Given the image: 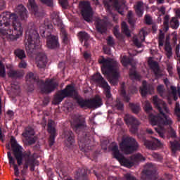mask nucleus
Masks as SVG:
<instances>
[{
	"instance_id": "c9c22d12",
	"label": "nucleus",
	"mask_w": 180,
	"mask_h": 180,
	"mask_svg": "<svg viewBox=\"0 0 180 180\" xmlns=\"http://www.w3.org/2000/svg\"><path fill=\"white\" fill-rule=\"evenodd\" d=\"M14 54L15 56L19 58V60H23L24 58H26V53L25 52V50L17 49L14 51Z\"/></svg>"
},
{
	"instance_id": "3c124183",
	"label": "nucleus",
	"mask_w": 180,
	"mask_h": 180,
	"mask_svg": "<svg viewBox=\"0 0 180 180\" xmlns=\"http://www.w3.org/2000/svg\"><path fill=\"white\" fill-rule=\"evenodd\" d=\"M143 109L146 113H150L153 110V107L151 106V103L148 101L145 102V105Z\"/></svg>"
},
{
	"instance_id": "4be33fe9",
	"label": "nucleus",
	"mask_w": 180,
	"mask_h": 180,
	"mask_svg": "<svg viewBox=\"0 0 180 180\" xmlns=\"http://www.w3.org/2000/svg\"><path fill=\"white\" fill-rule=\"evenodd\" d=\"M64 137L65 139V143L67 147H70L74 144L75 140L74 139V133H72V131L70 129L65 131Z\"/></svg>"
},
{
	"instance_id": "0e129e2a",
	"label": "nucleus",
	"mask_w": 180,
	"mask_h": 180,
	"mask_svg": "<svg viewBox=\"0 0 180 180\" xmlns=\"http://www.w3.org/2000/svg\"><path fill=\"white\" fill-rule=\"evenodd\" d=\"M170 89L172 91V94L175 98V96H176V91H177L176 87L175 86H171Z\"/></svg>"
},
{
	"instance_id": "774afa93",
	"label": "nucleus",
	"mask_w": 180,
	"mask_h": 180,
	"mask_svg": "<svg viewBox=\"0 0 180 180\" xmlns=\"http://www.w3.org/2000/svg\"><path fill=\"white\" fill-rule=\"evenodd\" d=\"M44 29L47 30H51V29H53V25H51V23H44Z\"/></svg>"
},
{
	"instance_id": "8fccbe9b",
	"label": "nucleus",
	"mask_w": 180,
	"mask_h": 180,
	"mask_svg": "<svg viewBox=\"0 0 180 180\" xmlns=\"http://www.w3.org/2000/svg\"><path fill=\"white\" fill-rule=\"evenodd\" d=\"M174 112L177 117V122H180V105L178 103H176Z\"/></svg>"
},
{
	"instance_id": "e433bc0d",
	"label": "nucleus",
	"mask_w": 180,
	"mask_h": 180,
	"mask_svg": "<svg viewBox=\"0 0 180 180\" xmlns=\"http://www.w3.org/2000/svg\"><path fill=\"white\" fill-rule=\"evenodd\" d=\"M22 136L25 138L34 136V129L30 126L25 127V131L22 133Z\"/></svg>"
},
{
	"instance_id": "cd10ccee",
	"label": "nucleus",
	"mask_w": 180,
	"mask_h": 180,
	"mask_svg": "<svg viewBox=\"0 0 180 180\" xmlns=\"http://www.w3.org/2000/svg\"><path fill=\"white\" fill-rule=\"evenodd\" d=\"M60 37L64 44H70V36L68 35L67 30H65L64 25L60 27Z\"/></svg>"
},
{
	"instance_id": "9d476101",
	"label": "nucleus",
	"mask_w": 180,
	"mask_h": 180,
	"mask_svg": "<svg viewBox=\"0 0 180 180\" xmlns=\"http://www.w3.org/2000/svg\"><path fill=\"white\" fill-rule=\"evenodd\" d=\"M46 31L44 30H40V34L41 37H46V47L50 50H58V49H60L58 37L51 35V34H49V35H46Z\"/></svg>"
},
{
	"instance_id": "ddd939ff",
	"label": "nucleus",
	"mask_w": 180,
	"mask_h": 180,
	"mask_svg": "<svg viewBox=\"0 0 180 180\" xmlns=\"http://www.w3.org/2000/svg\"><path fill=\"white\" fill-rule=\"evenodd\" d=\"M41 83L44 84V86L41 88V94H51V92H54L58 86V83L55 82L54 79H46L45 82L41 81Z\"/></svg>"
},
{
	"instance_id": "6e6552de",
	"label": "nucleus",
	"mask_w": 180,
	"mask_h": 180,
	"mask_svg": "<svg viewBox=\"0 0 180 180\" xmlns=\"http://www.w3.org/2000/svg\"><path fill=\"white\" fill-rule=\"evenodd\" d=\"M111 151L112 153V155L114 158H116L117 161H119L120 164L123 167H127V168H131L134 165V163L131 160V159H127L124 156L120 153V150H119V146L116 143H112L110 146Z\"/></svg>"
},
{
	"instance_id": "f3484780",
	"label": "nucleus",
	"mask_w": 180,
	"mask_h": 180,
	"mask_svg": "<svg viewBox=\"0 0 180 180\" xmlns=\"http://www.w3.org/2000/svg\"><path fill=\"white\" fill-rule=\"evenodd\" d=\"M95 26L97 32L101 34L108 32V23L105 20L97 18L95 21Z\"/></svg>"
},
{
	"instance_id": "680f3d73",
	"label": "nucleus",
	"mask_w": 180,
	"mask_h": 180,
	"mask_svg": "<svg viewBox=\"0 0 180 180\" xmlns=\"http://www.w3.org/2000/svg\"><path fill=\"white\" fill-rule=\"evenodd\" d=\"M49 103H50V97L49 96L44 97L43 100L44 106H47Z\"/></svg>"
},
{
	"instance_id": "69168bd1",
	"label": "nucleus",
	"mask_w": 180,
	"mask_h": 180,
	"mask_svg": "<svg viewBox=\"0 0 180 180\" xmlns=\"http://www.w3.org/2000/svg\"><path fill=\"white\" fill-rule=\"evenodd\" d=\"M115 108H117V110H123L124 105L122 102H118L115 105Z\"/></svg>"
},
{
	"instance_id": "39448f33",
	"label": "nucleus",
	"mask_w": 180,
	"mask_h": 180,
	"mask_svg": "<svg viewBox=\"0 0 180 180\" xmlns=\"http://www.w3.org/2000/svg\"><path fill=\"white\" fill-rule=\"evenodd\" d=\"M25 49L27 54H33L36 46L40 43L39 36L35 31H27L25 34Z\"/></svg>"
},
{
	"instance_id": "603ef678",
	"label": "nucleus",
	"mask_w": 180,
	"mask_h": 180,
	"mask_svg": "<svg viewBox=\"0 0 180 180\" xmlns=\"http://www.w3.org/2000/svg\"><path fill=\"white\" fill-rule=\"evenodd\" d=\"M41 4L46 5L49 8L54 6V1L53 0H39Z\"/></svg>"
},
{
	"instance_id": "20e7f679",
	"label": "nucleus",
	"mask_w": 180,
	"mask_h": 180,
	"mask_svg": "<svg viewBox=\"0 0 180 180\" xmlns=\"http://www.w3.org/2000/svg\"><path fill=\"white\" fill-rule=\"evenodd\" d=\"M99 64H102L101 71L103 75H109L111 73V77L109 79V82L112 85H117L119 82V77L120 73L119 72V67L120 65L116 60L112 58L105 59L103 56H101L98 60Z\"/></svg>"
},
{
	"instance_id": "79ce46f5",
	"label": "nucleus",
	"mask_w": 180,
	"mask_h": 180,
	"mask_svg": "<svg viewBox=\"0 0 180 180\" xmlns=\"http://www.w3.org/2000/svg\"><path fill=\"white\" fill-rule=\"evenodd\" d=\"M129 106L132 110L133 113H135V115H137V113L140 112V105L129 103Z\"/></svg>"
},
{
	"instance_id": "4d7b16f0",
	"label": "nucleus",
	"mask_w": 180,
	"mask_h": 180,
	"mask_svg": "<svg viewBox=\"0 0 180 180\" xmlns=\"http://www.w3.org/2000/svg\"><path fill=\"white\" fill-rule=\"evenodd\" d=\"M20 62L18 64V68H27V63L23 59H20Z\"/></svg>"
},
{
	"instance_id": "f704fd0d",
	"label": "nucleus",
	"mask_w": 180,
	"mask_h": 180,
	"mask_svg": "<svg viewBox=\"0 0 180 180\" xmlns=\"http://www.w3.org/2000/svg\"><path fill=\"white\" fill-rule=\"evenodd\" d=\"M165 51H166L167 58H171V57H172V48L171 47L169 41H168V38H167V41L165 44Z\"/></svg>"
},
{
	"instance_id": "473e14b6",
	"label": "nucleus",
	"mask_w": 180,
	"mask_h": 180,
	"mask_svg": "<svg viewBox=\"0 0 180 180\" xmlns=\"http://www.w3.org/2000/svg\"><path fill=\"white\" fill-rule=\"evenodd\" d=\"M130 160L132 161V162H134V164H137V162H140V161H146V158H144V156H143V155L141 153H137L131 155L130 157Z\"/></svg>"
},
{
	"instance_id": "a878e982",
	"label": "nucleus",
	"mask_w": 180,
	"mask_h": 180,
	"mask_svg": "<svg viewBox=\"0 0 180 180\" xmlns=\"http://www.w3.org/2000/svg\"><path fill=\"white\" fill-rule=\"evenodd\" d=\"M134 8L137 16L142 18L144 13V3H143V1H137L136 5H135Z\"/></svg>"
},
{
	"instance_id": "a211bd4d",
	"label": "nucleus",
	"mask_w": 180,
	"mask_h": 180,
	"mask_svg": "<svg viewBox=\"0 0 180 180\" xmlns=\"http://www.w3.org/2000/svg\"><path fill=\"white\" fill-rule=\"evenodd\" d=\"M113 8H115V11H117L118 13L120 15H123V9H122V6L119 4V0H108V1H104V6L108 11L110 9V4Z\"/></svg>"
},
{
	"instance_id": "a18cd8bd",
	"label": "nucleus",
	"mask_w": 180,
	"mask_h": 180,
	"mask_svg": "<svg viewBox=\"0 0 180 180\" xmlns=\"http://www.w3.org/2000/svg\"><path fill=\"white\" fill-rule=\"evenodd\" d=\"M0 77L5 78L6 77V70L5 69V65L0 60Z\"/></svg>"
},
{
	"instance_id": "052dcab7",
	"label": "nucleus",
	"mask_w": 180,
	"mask_h": 180,
	"mask_svg": "<svg viewBox=\"0 0 180 180\" xmlns=\"http://www.w3.org/2000/svg\"><path fill=\"white\" fill-rule=\"evenodd\" d=\"M147 86L143 85V88L141 89V95L142 96H146L147 95Z\"/></svg>"
},
{
	"instance_id": "bf43d9fd",
	"label": "nucleus",
	"mask_w": 180,
	"mask_h": 180,
	"mask_svg": "<svg viewBox=\"0 0 180 180\" xmlns=\"http://www.w3.org/2000/svg\"><path fill=\"white\" fill-rule=\"evenodd\" d=\"M107 44L108 46H113L115 44V40H113V37H108L107 39Z\"/></svg>"
},
{
	"instance_id": "b1692460",
	"label": "nucleus",
	"mask_w": 180,
	"mask_h": 180,
	"mask_svg": "<svg viewBox=\"0 0 180 180\" xmlns=\"http://www.w3.org/2000/svg\"><path fill=\"white\" fill-rule=\"evenodd\" d=\"M16 11L18 13L21 20H26L27 19V10L25 8V6L20 4L16 8Z\"/></svg>"
},
{
	"instance_id": "f03ea898",
	"label": "nucleus",
	"mask_w": 180,
	"mask_h": 180,
	"mask_svg": "<svg viewBox=\"0 0 180 180\" xmlns=\"http://www.w3.org/2000/svg\"><path fill=\"white\" fill-rule=\"evenodd\" d=\"M153 103L158 109L160 114L156 115L154 114H149V122L152 126H158V127L155 128V131L158 132L160 137L164 139V127L172 124V120L171 118L165 113H169V109L167 106V103L164 101L158 98V96H153ZM165 112V113L164 112Z\"/></svg>"
},
{
	"instance_id": "c85d7f7f",
	"label": "nucleus",
	"mask_w": 180,
	"mask_h": 180,
	"mask_svg": "<svg viewBox=\"0 0 180 180\" xmlns=\"http://www.w3.org/2000/svg\"><path fill=\"white\" fill-rule=\"evenodd\" d=\"M28 8L32 11L35 16H40L39 13V6L36 4L34 0H29Z\"/></svg>"
},
{
	"instance_id": "09e8293b",
	"label": "nucleus",
	"mask_w": 180,
	"mask_h": 180,
	"mask_svg": "<svg viewBox=\"0 0 180 180\" xmlns=\"http://www.w3.org/2000/svg\"><path fill=\"white\" fill-rule=\"evenodd\" d=\"M153 72L156 79H158V78H161V77L164 76V73H162V71L160 70V67L155 69Z\"/></svg>"
},
{
	"instance_id": "bb28decb",
	"label": "nucleus",
	"mask_w": 180,
	"mask_h": 180,
	"mask_svg": "<svg viewBox=\"0 0 180 180\" xmlns=\"http://www.w3.org/2000/svg\"><path fill=\"white\" fill-rule=\"evenodd\" d=\"M8 75L9 78H22L23 75H25V72L20 70H10V71L8 72Z\"/></svg>"
},
{
	"instance_id": "6e6d98bb",
	"label": "nucleus",
	"mask_w": 180,
	"mask_h": 180,
	"mask_svg": "<svg viewBox=\"0 0 180 180\" xmlns=\"http://www.w3.org/2000/svg\"><path fill=\"white\" fill-rule=\"evenodd\" d=\"M157 91L159 95H160L162 98H164V85L158 86Z\"/></svg>"
},
{
	"instance_id": "dca6fc26",
	"label": "nucleus",
	"mask_w": 180,
	"mask_h": 180,
	"mask_svg": "<svg viewBox=\"0 0 180 180\" xmlns=\"http://www.w3.org/2000/svg\"><path fill=\"white\" fill-rule=\"evenodd\" d=\"M47 131L49 133L50 136L49 139V143L50 147L54 146L56 137L57 136V130L54 127V121L50 120L48 121Z\"/></svg>"
},
{
	"instance_id": "4c0bfd02",
	"label": "nucleus",
	"mask_w": 180,
	"mask_h": 180,
	"mask_svg": "<svg viewBox=\"0 0 180 180\" xmlns=\"http://www.w3.org/2000/svg\"><path fill=\"white\" fill-rule=\"evenodd\" d=\"M133 59L131 58L124 56L121 59V64H122L123 67H127V65H131L133 67V64H131Z\"/></svg>"
},
{
	"instance_id": "9b49d317",
	"label": "nucleus",
	"mask_w": 180,
	"mask_h": 180,
	"mask_svg": "<svg viewBox=\"0 0 180 180\" xmlns=\"http://www.w3.org/2000/svg\"><path fill=\"white\" fill-rule=\"evenodd\" d=\"M79 5L82 7L81 13L83 19L88 23H91L94 18V11L92 7H91V4L89 1H84L80 2Z\"/></svg>"
},
{
	"instance_id": "c756f323",
	"label": "nucleus",
	"mask_w": 180,
	"mask_h": 180,
	"mask_svg": "<svg viewBox=\"0 0 180 180\" xmlns=\"http://www.w3.org/2000/svg\"><path fill=\"white\" fill-rule=\"evenodd\" d=\"M51 18L55 26H58L59 27L64 26V25H63V21H61V20L60 19V16L58 15V13H57L56 12H53L51 15Z\"/></svg>"
},
{
	"instance_id": "393cba45",
	"label": "nucleus",
	"mask_w": 180,
	"mask_h": 180,
	"mask_svg": "<svg viewBox=\"0 0 180 180\" xmlns=\"http://www.w3.org/2000/svg\"><path fill=\"white\" fill-rule=\"evenodd\" d=\"M65 98L67 97L64 91L63 90H59L54 95L53 102L55 103V105H59V103H61Z\"/></svg>"
},
{
	"instance_id": "5701e85b",
	"label": "nucleus",
	"mask_w": 180,
	"mask_h": 180,
	"mask_svg": "<svg viewBox=\"0 0 180 180\" xmlns=\"http://www.w3.org/2000/svg\"><path fill=\"white\" fill-rule=\"evenodd\" d=\"M84 127H86L85 117L80 115L74 120L73 129L74 130H79L84 129Z\"/></svg>"
},
{
	"instance_id": "423d86ee",
	"label": "nucleus",
	"mask_w": 180,
	"mask_h": 180,
	"mask_svg": "<svg viewBox=\"0 0 180 180\" xmlns=\"http://www.w3.org/2000/svg\"><path fill=\"white\" fill-rule=\"evenodd\" d=\"M77 103L82 109H98L102 106V98L99 96L90 99L79 98H77Z\"/></svg>"
},
{
	"instance_id": "c03bdc74",
	"label": "nucleus",
	"mask_w": 180,
	"mask_h": 180,
	"mask_svg": "<svg viewBox=\"0 0 180 180\" xmlns=\"http://www.w3.org/2000/svg\"><path fill=\"white\" fill-rule=\"evenodd\" d=\"M152 144L153 150H157V148H161L162 147V143L157 139L152 140Z\"/></svg>"
},
{
	"instance_id": "13d9d810",
	"label": "nucleus",
	"mask_w": 180,
	"mask_h": 180,
	"mask_svg": "<svg viewBox=\"0 0 180 180\" xmlns=\"http://www.w3.org/2000/svg\"><path fill=\"white\" fill-rule=\"evenodd\" d=\"M144 19L146 25H150L153 24V19L149 15H146Z\"/></svg>"
},
{
	"instance_id": "49530a36",
	"label": "nucleus",
	"mask_w": 180,
	"mask_h": 180,
	"mask_svg": "<svg viewBox=\"0 0 180 180\" xmlns=\"http://www.w3.org/2000/svg\"><path fill=\"white\" fill-rule=\"evenodd\" d=\"M25 139H27V141L29 146H32L34 144L36 141H37V136H27V137H25Z\"/></svg>"
},
{
	"instance_id": "7ed1b4c3",
	"label": "nucleus",
	"mask_w": 180,
	"mask_h": 180,
	"mask_svg": "<svg viewBox=\"0 0 180 180\" xmlns=\"http://www.w3.org/2000/svg\"><path fill=\"white\" fill-rule=\"evenodd\" d=\"M10 143L13 154L17 161L18 167H20V165L23 164L24 159L25 163L23 165V169H27L30 167V171L33 172L36 165V159L34 158V156L32 155L30 151L23 153L22 146L18 144L15 137L11 136Z\"/></svg>"
},
{
	"instance_id": "1a4fd4ad",
	"label": "nucleus",
	"mask_w": 180,
	"mask_h": 180,
	"mask_svg": "<svg viewBox=\"0 0 180 180\" xmlns=\"http://www.w3.org/2000/svg\"><path fill=\"white\" fill-rule=\"evenodd\" d=\"M92 81L95 84H98L101 88L104 89V95H105L107 99H110L112 98V94H110V86L108 84V82L102 77L101 73L97 72L94 74L92 77Z\"/></svg>"
},
{
	"instance_id": "a19ab883",
	"label": "nucleus",
	"mask_w": 180,
	"mask_h": 180,
	"mask_svg": "<svg viewBox=\"0 0 180 180\" xmlns=\"http://www.w3.org/2000/svg\"><path fill=\"white\" fill-rule=\"evenodd\" d=\"M122 30L123 33H124V34L127 35V37H130V36H131L130 33V30H129V27L127 26L126 22H122Z\"/></svg>"
},
{
	"instance_id": "5fc2aeb1",
	"label": "nucleus",
	"mask_w": 180,
	"mask_h": 180,
	"mask_svg": "<svg viewBox=\"0 0 180 180\" xmlns=\"http://www.w3.org/2000/svg\"><path fill=\"white\" fill-rule=\"evenodd\" d=\"M113 34H114V36H115V37H117V39H122V34L119 32V27L118 26H115L113 28Z\"/></svg>"
},
{
	"instance_id": "7c9ffc66",
	"label": "nucleus",
	"mask_w": 180,
	"mask_h": 180,
	"mask_svg": "<svg viewBox=\"0 0 180 180\" xmlns=\"http://www.w3.org/2000/svg\"><path fill=\"white\" fill-rule=\"evenodd\" d=\"M129 75L130 79L140 80L141 78L140 73L137 72V71L136 70V67H134V65H132V68L129 69Z\"/></svg>"
},
{
	"instance_id": "f8f14e48",
	"label": "nucleus",
	"mask_w": 180,
	"mask_h": 180,
	"mask_svg": "<svg viewBox=\"0 0 180 180\" xmlns=\"http://www.w3.org/2000/svg\"><path fill=\"white\" fill-rule=\"evenodd\" d=\"M163 32H167L169 30V27L174 30H176L179 27V20L178 17H172L169 20V15H166L163 18Z\"/></svg>"
},
{
	"instance_id": "f257e3e1",
	"label": "nucleus",
	"mask_w": 180,
	"mask_h": 180,
	"mask_svg": "<svg viewBox=\"0 0 180 180\" xmlns=\"http://www.w3.org/2000/svg\"><path fill=\"white\" fill-rule=\"evenodd\" d=\"M5 34H9L13 41L23 36V27L15 13L6 11L0 15V36Z\"/></svg>"
},
{
	"instance_id": "412c9836",
	"label": "nucleus",
	"mask_w": 180,
	"mask_h": 180,
	"mask_svg": "<svg viewBox=\"0 0 180 180\" xmlns=\"http://www.w3.org/2000/svg\"><path fill=\"white\" fill-rule=\"evenodd\" d=\"M154 175H155V171H154L153 167H149L142 171L141 174V179L151 180L153 179V176H154Z\"/></svg>"
},
{
	"instance_id": "de8ad7c7",
	"label": "nucleus",
	"mask_w": 180,
	"mask_h": 180,
	"mask_svg": "<svg viewBox=\"0 0 180 180\" xmlns=\"http://www.w3.org/2000/svg\"><path fill=\"white\" fill-rule=\"evenodd\" d=\"M143 146H145L146 148H148V150H153V141L147 139L143 140Z\"/></svg>"
},
{
	"instance_id": "72a5a7b5",
	"label": "nucleus",
	"mask_w": 180,
	"mask_h": 180,
	"mask_svg": "<svg viewBox=\"0 0 180 180\" xmlns=\"http://www.w3.org/2000/svg\"><path fill=\"white\" fill-rule=\"evenodd\" d=\"M26 79L28 82H31L32 84H39V82H40L39 77L34 76L33 72H29L26 76Z\"/></svg>"
},
{
	"instance_id": "37998d69",
	"label": "nucleus",
	"mask_w": 180,
	"mask_h": 180,
	"mask_svg": "<svg viewBox=\"0 0 180 180\" xmlns=\"http://www.w3.org/2000/svg\"><path fill=\"white\" fill-rule=\"evenodd\" d=\"M127 18H128V23H129V25H131V26H134V23L136 22V19L134 18V16L133 15L132 11H128Z\"/></svg>"
},
{
	"instance_id": "6ab92c4d",
	"label": "nucleus",
	"mask_w": 180,
	"mask_h": 180,
	"mask_svg": "<svg viewBox=\"0 0 180 180\" xmlns=\"http://www.w3.org/2000/svg\"><path fill=\"white\" fill-rule=\"evenodd\" d=\"M146 40V31L144 30H141L138 36H134L133 37L134 44L138 47H141V43Z\"/></svg>"
},
{
	"instance_id": "aec40b11",
	"label": "nucleus",
	"mask_w": 180,
	"mask_h": 180,
	"mask_svg": "<svg viewBox=\"0 0 180 180\" xmlns=\"http://www.w3.org/2000/svg\"><path fill=\"white\" fill-rule=\"evenodd\" d=\"M62 91L65 94L66 98H72L78 95L77 90H75V87L72 86V84H68L65 89H62Z\"/></svg>"
},
{
	"instance_id": "2f4dec72",
	"label": "nucleus",
	"mask_w": 180,
	"mask_h": 180,
	"mask_svg": "<svg viewBox=\"0 0 180 180\" xmlns=\"http://www.w3.org/2000/svg\"><path fill=\"white\" fill-rule=\"evenodd\" d=\"M46 65H47V56L44 54L40 55L37 61L38 68H45Z\"/></svg>"
},
{
	"instance_id": "338daca9",
	"label": "nucleus",
	"mask_w": 180,
	"mask_h": 180,
	"mask_svg": "<svg viewBox=\"0 0 180 180\" xmlns=\"http://www.w3.org/2000/svg\"><path fill=\"white\" fill-rule=\"evenodd\" d=\"M7 116H8L9 119H13V117L15 116V112H13L12 110H8L6 112Z\"/></svg>"
},
{
	"instance_id": "58836bf2",
	"label": "nucleus",
	"mask_w": 180,
	"mask_h": 180,
	"mask_svg": "<svg viewBox=\"0 0 180 180\" xmlns=\"http://www.w3.org/2000/svg\"><path fill=\"white\" fill-rule=\"evenodd\" d=\"M78 37L81 43H82V41H88L89 40V35L85 32H79L78 33Z\"/></svg>"
},
{
	"instance_id": "ea45409f",
	"label": "nucleus",
	"mask_w": 180,
	"mask_h": 180,
	"mask_svg": "<svg viewBox=\"0 0 180 180\" xmlns=\"http://www.w3.org/2000/svg\"><path fill=\"white\" fill-rule=\"evenodd\" d=\"M148 64L150 70H153V71H154L155 70H156L157 68H158L160 67L158 65V63H157L156 61H154L153 60V58H148Z\"/></svg>"
},
{
	"instance_id": "2eb2a0df",
	"label": "nucleus",
	"mask_w": 180,
	"mask_h": 180,
	"mask_svg": "<svg viewBox=\"0 0 180 180\" xmlns=\"http://www.w3.org/2000/svg\"><path fill=\"white\" fill-rule=\"evenodd\" d=\"M124 120L127 124H130V126H131L130 131L132 132L133 134H136L139 130V126H140V121L129 114L125 115Z\"/></svg>"
},
{
	"instance_id": "864d4df0",
	"label": "nucleus",
	"mask_w": 180,
	"mask_h": 180,
	"mask_svg": "<svg viewBox=\"0 0 180 180\" xmlns=\"http://www.w3.org/2000/svg\"><path fill=\"white\" fill-rule=\"evenodd\" d=\"M7 155H8V161L11 167H12V165L13 167H15L16 164L15 163V158L12 157V153L10 151H8L7 152Z\"/></svg>"
},
{
	"instance_id": "0eeeda50",
	"label": "nucleus",
	"mask_w": 180,
	"mask_h": 180,
	"mask_svg": "<svg viewBox=\"0 0 180 180\" xmlns=\"http://www.w3.org/2000/svg\"><path fill=\"white\" fill-rule=\"evenodd\" d=\"M139 143L132 137H126L120 143V148L124 154H133L139 150Z\"/></svg>"
},
{
	"instance_id": "4468645a",
	"label": "nucleus",
	"mask_w": 180,
	"mask_h": 180,
	"mask_svg": "<svg viewBox=\"0 0 180 180\" xmlns=\"http://www.w3.org/2000/svg\"><path fill=\"white\" fill-rule=\"evenodd\" d=\"M41 83L44 84V86L41 88V94H51V92H54L58 86V83L55 82L54 79H46L45 82L41 81Z\"/></svg>"
},
{
	"instance_id": "e2e57ef3",
	"label": "nucleus",
	"mask_w": 180,
	"mask_h": 180,
	"mask_svg": "<svg viewBox=\"0 0 180 180\" xmlns=\"http://www.w3.org/2000/svg\"><path fill=\"white\" fill-rule=\"evenodd\" d=\"M6 8V4L5 0H0V11H4Z\"/></svg>"
}]
</instances>
